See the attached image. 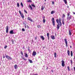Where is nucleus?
<instances>
[{
    "label": "nucleus",
    "instance_id": "obj_12",
    "mask_svg": "<svg viewBox=\"0 0 75 75\" xmlns=\"http://www.w3.org/2000/svg\"><path fill=\"white\" fill-rule=\"evenodd\" d=\"M28 20H29V21H30L31 22H32L33 21V19H31V18H30V17H28Z\"/></svg>",
    "mask_w": 75,
    "mask_h": 75
},
{
    "label": "nucleus",
    "instance_id": "obj_56",
    "mask_svg": "<svg viewBox=\"0 0 75 75\" xmlns=\"http://www.w3.org/2000/svg\"><path fill=\"white\" fill-rule=\"evenodd\" d=\"M67 8H69V6H67Z\"/></svg>",
    "mask_w": 75,
    "mask_h": 75
},
{
    "label": "nucleus",
    "instance_id": "obj_18",
    "mask_svg": "<svg viewBox=\"0 0 75 75\" xmlns=\"http://www.w3.org/2000/svg\"><path fill=\"white\" fill-rule=\"evenodd\" d=\"M40 38L42 40H44V36H40Z\"/></svg>",
    "mask_w": 75,
    "mask_h": 75
},
{
    "label": "nucleus",
    "instance_id": "obj_51",
    "mask_svg": "<svg viewBox=\"0 0 75 75\" xmlns=\"http://www.w3.org/2000/svg\"><path fill=\"white\" fill-rule=\"evenodd\" d=\"M37 37H35V40H37Z\"/></svg>",
    "mask_w": 75,
    "mask_h": 75
},
{
    "label": "nucleus",
    "instance_id": "obj_24",
    "mask_svg": "<svg viewBox=\"0 0 75 75\" xmlns=\"http://www.w3.org/2000/svg\"><path fill=\"white\" fill-rule=\"evenodd\" d=\"M29 7L30 8L31 10H33V7L31 6V5H29Z\"/></svg>",
    "mask_w": 75,
    "mask_h": 75
},
{
    "label": "nucleus",
    "instance_id": "obj_25",
    "mask_svg": "<svg viewBox=\"0 0 75 75\" xmlns=\"http://www.w3.org/2000/svg\"><path fill=\"white\" fill-rule=\"evenodd\" d=\"M71 57L73 56V54L72 53V51H71Z\"/></svg>",
    "mask_w": 75,
    "mask_h": 75
},
{
    "label": "nucleus",
    "instance_id": "obj_3",
    "mask_svg": "<svg viewBox=\"0 0 75 75\" xmlns=\"http://www.w3.org/2000/svg\"><path fill=\"white\" fill-rule=\"evenodd\" d=\"M52 24L53 25V26L55 25V19L54 18H52Z\"/></svg>",
    "mask_w": 75,
    "mask_h": 75
},
{
    "label": "nucleus",
    "instance_id": "obj_22",
    "mask_svg": "<svg viewBox=\"0 0 75 75\" xmlns=\"http://www.w3.org/2000/svg\"><path fill=\"white\" fill-rule=\"evenodd\" d=\"M28 51L29 52H31V50H30L29 47H28Z\"/></svg>",
    "mask_w": 75,
    "mask_h": 75
},
{
    "label": "nucleus",
    "instance_id": "obj_23",
    "mask_svg": "<svg viewBox=\"0 0 75 75\" xmlns=\"http://www.w3.org/2000/svg\"><path fill=\"white\" fill-rule=\"evenodd\" d=\"M25 24L24 25V26L25 28H27V25H26V24H27V22H26V21H25Z\"/></svg>",
    "mask_w": 75,
    "mask_h": 75
},
{
    "label": "nucleus",
    "instance_id": "obj_20",
    "mask_svg": "<svg viewBox=\"0 0 75 75\" xmlns=\"http://www.w3.org/2000/svg\"><path fill=\"white\" fill-rule=\"evenodd\" d=\"M63 1L66 4H67V0H63Z\"/></svg>",
    "mask_w": 75,
    "mask_h": 75
},
{
    "label": "nucleus",
    "instance_id": "obj_43",
    "mask_svg": "<svg viewBox=\"0 0 75 75\" xmlns=\"http://www.w3.org/2000/svg\"><path fill=\"white\" fill-rule=\"evenodd\" d=\"M69 15H70V14L69 13H67V16H68V17H69Z\"/></svg>",
    "mask_w": 75,
    "mask_h": 75
},
{
    "label": "nucleus",
    "instance_id": "obj_59",
    "mask_svg": "<svg viewBox=\"0 0 75 75\" xmlns=\"http://www.w3.org/2000/svg\"><path fill=\"white\" fill-rule=\"evenodd\" d=\"M43 48L44 49L45 48V47H43Z\"/></svg>",
    "mask_w": 75,
    "mask_h": 75
},
{
    "label": "nucleus",
    "instance_id": "obj_37",
    "mask_svg": "<svg viewBox=\"0 0 75 75\" xmlns=\"http://www.w3.org/2000/svg\"><path fill=\"white\" fill-rule=\"evenodd\" d=\"M28 1L29 3L30 2L31 3V2H32V1H31V0H29Z\"/></svg>",
    "mask_w": 75,
    "mask_h": 75
},
{
    "label": "nucleus",
    "instance_id": "obj_31",
    "mask_svg": "<svg viewBox=\"0 0 75 75\" xmlns=\"http://www.w3.org/2000/svg\"><path fill=\"white\" fill-rule=\"evenodd\" d=\"M17 7H20V4L19 3H17Z\"/></svg>",
    "mask_w": 75,
    "mask_h": 75
},
{
    "label": "nucleus",
    "instance_id": "obj_49",
    "mask_svg": "<svg viewBox=\"0 0 75 75\" xmlns=\"http://www.w3.org/2000/svg\"><path fill=\"white\" fill-rule=\"evenodd\" d=\"M74 71H75V67H74Z\"/></svg>",
    "mask_w": 75,
    "mask_h": 75
},
{
    "label": "nucleus",
    "instance_id": "obj_35",
    "mask_svg": "<svg viewBox=\"0 0 75 75\" xmlns=\"http://www.w3.org/2000/svg\"><path fill=\"white\" fill-rule=\"evenodd\" d=\"M21 5L22 7H23V3L22 2L21 3Z\"/></svg>",
    "mask_w": 75,
    "mask_h": 75
},
{
    "label": "nucleus",
    "instance_id": "obj_64",
    "mask_svg": "<svg viewBox=\"0 0 75 75\" xmlns=\"http://www.w3.org/2000/svg\"><path fill=\"white\" fill-rule=\"evenodd\" d=\"M70 75H71V74Z\"/></svg>",
    "mask_w": 75,
    "mask_h": 75
},
{
    "label": "nucleus",
    "instance_id": "obj_62",
    "mask_svg": "<svg viewBox=\"0 0 75 75\" xmlns=\"http://www.w3.org/2000/svg\"><path fill=\"white\" fill-rule=\"evenodd\" d=\"M27 27H28V26H27Z\"/></svg>",
    "mask_w": 75,
    "mask_h": 75
},
{
    "label": "nucleus",
    "instance_id": "obj_10",
    "mask_svg": "<svg viewBox=\"0 0 75 75\" xmlns=\"http://www.w3.org/2000/svg\"><path fill=\"white\" fill-rule=\"evenodd\" d=\"M10 34H14V32L13 31V30H12L10 31Z\"/></svg>",
    "mask_w": 75,
    "mask_h": 75
},
{
    "label": "nucleus",
    "instance_id": "obj_16",
    "mask_svg": "<svg viewBox=\"0 0 75 75\" xmlns=\"http://www.w3.org/2000/svg\"><path fill=\"white\" fill-rule=\"evenodd\" d=\"M67 54L68 56H70V52H69V50L67 51Z\"/></svg>",
    "mask_w": 75,
    "mask_h": 75
},
{
    "label": "nucleus",
    "instance_id": "obj_40",
    "mask_svg": "<svg viewBox=\"0 0 75 75\" xmlns=\"http://www.w3.org/2000/svg\"><path fill=\"white\" fill-rule=\"evenodd\" d=\"M19 13L20 14V15L22 14V13H21V11H20L19 10Z\"/></svg>",
    "mask_w": 75,
    "mask_h": 75
},
{
    "label": "nucleus",
    "instance_id": "obj_42",
    "mask_svg": "<svg viewBox=\"0 0 75 75\" xmlns=\"http://www.w3.org/2000/svg\"><path fill=\"white\" fill-rule=\"evenodd\" d=\"M24 12L25 13H26V14H27V11H26L25 10H24Z\"/></svg>",
    "mask_w": 75,
    "mask_h": 75
},
{
    "label": "nucleus",
    "instance_id": "obj_15",
    "mask_svg": "<svg viewBox=\"0 0 75 75\" xmlns=\"http://www.w3.org/2000/svg\"><path fill=\"white\" fill-rule=\"evenodd\" d=\"M20 15L21 16V17H22L23 18H24V15H23V14L22 13Z\"/></svg>",
    "mask_w": 75,
    "mask_h": 75
},
{
    "label": "nucleus",
    "instance_id": "obj_21",
    "mask_svg": "<svg viewBox=\"0 0 75 75\" xmlns=\"http://www.w3.org/2000/svg\"><path fill=\"white\" fill-rule=\"evenodd\" d=\"M54 58H57V53H56V52L54 53Z\"/></svg>",
    "mask_w": 75,
    "mask_h": 75
},
{
    "label": "nucleus",
    "instance_id": "obj_17",
    "mask_svg": "<svg viewBox=\"0 0 75 75\" xmlns=\"http://www.w3.org/2000/svg\"><path fill=\"white\" fill-rule=\"evenodd\" d=\"M72 34V32L71 31V30H69V34L70 35H71Z\"/></svg>",
    "mask_w": 75,
    "mask_h": 75
},
{
    "label": "nucleus",
    "instance_id": "obj_44",
    "mask_svg": "<svg viewBox=\"0 0 75 75\" xmlns=\"http://www.w3.org/2000/svg\"><path fill=\"white\" fill-rule=\"evenodd\" d=\"M37 27L38 28H40V25H38V26H37Z\"/></svg>",
    "mask_w": 75,
    "mask_h": 75
},
{
    "label": "nucleus",
    "instance_id": "obj_28",
    "mask_svg": "<svg viewBox=\"0 0 75 75\" xmlns=\"http://www.w3.org/2000/svg\"><path fill=\"white\" fill-rule=\"evenodd\" d=\"M64 17H65V14H63L62 17V18H64Z\"/></svg>",
    "mask_w": 75,
    "mask_h": 75
},
{
    "label": "nucleus",
    "instance_id": "obj_33",
    "mask_svg": "<svg viewBox=\"0 0 75 75\" xmlns=\"http://www.w3.org/2000/svg\"><path fill=\"white\" fill-rule=\"evenodd\" d=\"M43 22L44 23H45V19H43Z\"/></svg>",
    "mask_w": 75,
    "mask_h": 75
},
{
    "label": "nucleus",
    "instance_id": "obj_27",
    "mask_svg": "<svg viewBox=\"0 0 75 75\" xmlns=\"http://www.w3.org/2000/svg\"><path fill=\"white\" fill-rule=\"evenodd\" d=\"M14 68L15 69H16L17 68V65H15L14 66Z\"/></svg>",
    "mask_w": 75,
    "mask_h": 75
},
{
    "label": "nucleus",
    "instance_id": "obj_9",
    "mask_svg": "<svg viewBox=\"0 0 75 75\" xmlns=\"http://www.w3.org/2000/svg\"><path fill=\"white\" fill-rule=\"evenodd\" d=\"M36 54H37V53H36L34 51L32 53V55L33 56H35V55H36Z\"/></svg>",
    "mask_w": 75,
    "mask_h": 75
},
{
    "label": "nucleus",
    "instance_id": "obj_29",
    "mask_svg": "<svg viewBox=\"0 0 75 75\" xmlns=\"http://www.w3.org/2000/svg\"><path fill=\"white\" fill-rule=\"evenodd\" d=\"M62 24L63 25H64V24H65L64 23V19H63V20L62 21Z\"/></svg>",
    "mask_w": 75,
    "mask_h": 75
},
{
    "label": "nucleus",
    "instance_id": "obj_48",
    "mask_svg": "<svg viewBox=\"0 0 75 75\" xmlns=\"http://www.w3.org/2000/svg\"><path fill=\"white\" fill-rule=\"evenodd\" d=\"M23 24H24V25H25V22H24V21L23 22Z\"/></svg>",
    "mask_w": 75,
    "mask_h": 75
},
{
    "label": "nucleus",
    "instance_id": "obj_60",
    "mask_svg": "<svg viewBox=\"0 0 75 75\" xmlns=\"http://www.w3.org/2000/svg\"><path fill=\"white\" fill-rule=\"evenodd\" d=\"M45 1H47V0H45Z\"/></svg>",
    "mask_w": 75,
    "mask_h": 75
},
{
    "label": "nucleus",
    "instance_id": "obj_4",
    "mask_svg": "<svg viewBox=\"0 0 75 75\" xmlns=\"http://www.w3.org/2000/svg\"><path fill=\"white\" fill-rule=\"evenodd\" d=\"M72 16H70L69 17L67 16V20H70L71 19H72Z\"/></svg>",
    "mask_w": 75,
    "mask_h": 75
},
{
    "label": "nucleus",
    "instance_id": "obj_11",
    "mask_svg": "<svg viewBox=\"0 0 75 75\" xmlns=\"http://www.w3.org/2000/svg\"><path fill=\"white\" fill-rule=\"evenodd\" d=\"M47 37L48 40H50V34L49 33H47Z\"/></svg>",
    "mask_w": 75,
    "mask_h": 75
},
{
    "label": "nucleus",
    "instance_id": "obj_47",
    "mask_svg": "<svg viewBox=\"0 0 75 75\" xmlns=\"http://www.w3.org/2000/svg\"><path fill=\"white\" fill-rule=\"evenodd\" d=\"M52 4H54V2L52 1Z\"/></svg>",
    "mask_w": 75,
    "mask_h": 75
},
{
    "label": "nucleus",
    "instance_id": "obj_50",
    "mask_svg": "<svg viewBox=\"0 0 75 75\" xmlns=\"http://www.w3.org/2000/svg\"><path fill=\"white\" fill-rule=\"evenodd\" d=\"M3 58H5V56H4V55L3 56Z\"/></svg>",
    "mask_w": 75,
    "mask_h": 75
},
{
    "label": "nucleus",
    "instance_id": "obj_52",
    "mask_svg": "<svg viewBox=\"0 0 75 75\" xmlns=\"http://www.w3.org/2000/svg\"><path fill=\"white\" fill-rule=\"evenodd\" d=\"M73 13L74 14H75V12H73Z\"/></svg>",
    "mask_w": 75,
    "mask_h": 75
},
{
    "label": "nucleus",
    "instance_id": "obj_5",
    "mask_svg": "<svg viewBox=\"0 0 75 75\" xmlns=\"http://www.w3.org/2000/svg\"><path fill=\"white\" fill-rule=\"evenodd\" d=\"M61 62L62 67H64L65 66V62L64 61L62 60Z\"/></svg>",
    "mask_w": 75,
    "mask_h": 75
},
{
    "label": "nucleus",
    "instance_id": "obj_36",
    "mask_svg": "<svg viewBox=\"0 0 75 75\" xmlns=\"http://www.w3.org/2000/svg\"><path fill=\"white\" fill-rule=\"evenodd\" d=\"M22 58L23 59H24V61H26L27 60L26 59H25V58H24V57H23H23H22Z\"/></svg>",
    "mask_w": 75,
    "mask_h": 75
},
{
    "label": "nucleus",
    "instance_id": "obj_58",
    "mask_svg": "<svg viewBox=\"0 0 75 75\" xmlns=\"http://www.w3.org/2000/svg\"><path fill=\"white\" fill-rule=\"evenodd\" d=\"M23 49H24V47H23Z\"/></svg>",
    "mask_w": 75,
    "mask_h": 75
},
{
    "label": "nucleus",
    "instance_id": "obj_7",
    "mask_svg": "<svg viewBox=\"0 0 75 75\" xmlns=\"http://www.w3.org/2000/svg\"><path fill=\"white\" fill-rule=\"evenodd\" d=\"M52 40H54L55 39V36L54 35H52L50 36Z\"/></svg>",
    "mask_w": 75,
    "mask_h": 75
},
{
    "label": "nucleus",
    "instance_id": "obj_1",
    "mask_svg": "<svg viewBox=\"0 0 75 75\" xmlns=\"http://www.w3.org/2000/svg\"><path fill=\"white\" fill-rule=\"evenodd\" d=\"M56 22L58 24L57 25V30H59V27L60 26L61 27L62 26V23H61V18H59V19H57L56 20Z\"/></svg>",
    "mask_w": 75,
    "mask_h": 75
},
{
    "label": "nucleus",
    "instance_id": "obj_57",
    "mask_svg": "<svg viewBox=\"0 0 75 75\" xmlns=\"http://www.w3.org/2000/svg\"><path fill=\"white\" fill-rule=\"evenodd\" d=\"M70 48H72V46H70Z\"/></svg>",
    "mask_w": 75,
    "mask_h": 75
},
{
    "label": "nucleus",
    "instance_id": "obj_14",
    "mask_svg": "<svg viewBox=\"0 0 75 75\" xmlns=\"http://www.w3.org/2000/svg\"><path fill=\"white\" fill-rule=\"evenodd\" d=\"M24 56L25 57H26V58H28V54H27L26 53H24Z\"/></svg>",
    "mask_w": 75,
    "mask_h": 75
},
{
    "label": "nucleus",
    "instance_id": "obj_26",
    "mask_svg": "<svg viewBox=\"0 0 75 75\" xmlns=\"http://www.w3.org/2000/svg\"><path fill=\"white\" fill-rule=\"evenodd\" d=\"M67 69H68L69 71H71V69H69V66H68Z\"/></svg>",
    "mask_w": 75,
    "mask_h": 75
},
{
    "label": "nucleus",
    "instance_id": "obj_63",
    "mask_svg": "<svg viewBox=\"0 0 75 75\" xmlns=\"http://www.w3.org/2000/svg\"><path fill=\"white\" fill-rule=\"evenodd\" d=\"M17 1H18V0H17Z\"/></svg>",
    "mask_w": 75,
    "mask_h": 75
},
{
    "label": "nucleus",
    "instance_id": "obj_54",
    "mask_svg": "<svg viewBox=\"0 0 75 75\" xmlns=\"http://www.w3.org/2000/svg\"><path fill=\"white\" fill-rule=\"evenodd\" d=\"M48 67H47V68H46L47 70V69H48Z\"/></svg>",
    "mask_w": 75,
    "mask_h": 75
},
{
    "label": "nucleus",
    "instance_id": "obj_32",
    "mask_svg": "<svg viewBox=\"0 0 75 75\" xmlns=\"http://www.w3.org/2000/svg\"><path fill=\"white\" fill-rule=\"evenodd\" d=\"M31 6H32V7H35V5H34V4H31Z\"/></svg>",
    "mask_w": 75,
    "mask_h": 75
},
{
    "label": "nucleus",
    "instance_id": "obj_19",
    "mask_svg": "<svg viewBox=\"0 0 75 75\" xmlns=\"http://www.w3.org/2000/svg\"><path fill=\"white\" fill-rule=\"evenodd\" d=\"M44 6H41V10L42 11H43V10H44Z\"/></svg>",
    "mask_w": 75,
    "mask_h": 75
},
{
    "label": "nucleus",
    "instance_id": "obj_53",
    "mask_svg": "<svg viewBox=\"0 0 75 75\" xmlns=\"http://www.w3.org/2000/svg\"><path fill=\"white\" fill-rule=\"evenodd\" d=\"M45 18V16L43 17V19H44Z\"/></svg>",
    "mask_w": 75,
    "mask_h": 75
},
{
    "label": "nucleus",
    "instance_id": "obj_38",
    "mask_svg": "<svg viewBox=\"0 0 75 75\" xmlns=\"http://www.w3.org/2000/svg\"><path fill=\"white\" fill-rule=\"evenodd\" d=\"M70 62H71V65H72V60H70Z\"/></svg>",
    "mask_w": 75,
    "mask_h": 75
},
{
    "label": "nucleus",
    "instance_id": "obj_41",
    "mask_svg": "<svg viewBox=\"0 0 75 75\" xmlns=\"http://www.w3.org/2000/svg\"><path fill=\"white\" fill-rule=\"evenodd\" d=\"M7 46L6 45L5 47H4V48L5 49H6L7 48Z\"/></svg>",
    "mask_w": 75,
    "mask_h": 75
},
{
    "label": "nucleus",
    "instance_id": "obj_30",
    "mask_svg": "<svg viewBox=\"0 0 75 75\" xmlns=\"http://www.w3.org/2000/svg\"><path fill=\"white\" fill-rule=\"evenodd\" d=\"M28 61H29L30 63H33V61L31 60L28 59Z\"/></svg>",
    "mask_w": 75,
    "mask_h": 75
},
{
    "label": "nucleus",
    "instance_id": "obj_13",
    "mask_svg": "<svg viewBox=\"0 0 75 75\" xmlns=\"http://www.w3.org/2000/svg\"><path fill=\"white\" fill-rule=\"evenodd\" d=\"M55 13H56L55 11H52L51 12V14H53Z\"/></svg>",
    "mask_w": 75,
    "mask_h": 75
},
{
    "label": "nucleus",
    "instance_id": "obj_2",
    "mask_svg": "<svg viewBox=\"0 0 75 75\" xmlns=\"http://www.w3.org/2000/svg\"><path fill=\"white\" fill-rule=\"evenodd\" d=\"M5 57L6 58L8 59V60H9L10 59V60H12V58L10 57H9L7 55H6V54H5Z\"/></svg>",
    "mask_w": 75,
    "mask_h": 75
},
{
    "label": "nucleus",
    "instance_id": "obj_45",
    "mask_svg": "<svg viewBox=\"0 0 75 75\" xmlns=\"http://www.w3.org/2000/svg\"><path fill=\"white\" fill-rule=\"evenodd\" d=\"M12 44H13L14 43V40H12Z\"/></svg>",
    "mask_w": 75,
    "mask_h": 75
},
{
    "label": "nucleus",
    "instance_id": "obj_55",
    "mask_svg": "<svg viewBox=\"0 0 75 75\" xmlns=\"http://www.w3.org/2000/svg\"><path fill=\"white\" fill-rule=\"evenodd\" d=\"M51 71H52V72H53V70H52Z\"/></svg>",
    "mask_w": 75,
    "mask_h": 75
},
{
    "label": "nucleus",
    "instance_id": "obj_34",
    "mask_svg": "<svg viewBox=\"0 0 75 75\" xmlns=\"http://www.w3.org/2000/svg\"><path fill=\"white\" fill-rule=\"evenodd\" d=\"M21 55H23V52H22V51H21Z\"/></svg>",
    "mask_w": 75,
    "mask_h": 75
},
{
    "label": "nucleus",
    "instance_id": "obj_8",
    "mask_svg": "<svg viewBox=\"0 0 75 75\" xmlns=\"http://www.w3.org/2000/svg\"><path fill=\"white\" fill-rule=\"evenodd\" d=\"M6 33H8V26H6Z\"/></svg>",
    "mask_w": 75,
    "mask_h": 75
},
{
    "label": "nucleus",
    "instance_id": "obj_6",
    "mask_svg": "<svg viewBox=\"0 0 75 75\" xmlns=\"http://www.w3.org/2000/svg\"><path fill=\"white\" fill-rule=\"evenodd\" d=\"M64 41L66 43V46L67 47H68V42H67V39H64Z\"/></svg>",
    "mask_w": 75,
    "mask_h": 75
},
{
    "label": "nucleus",
    "instance_id": "obj_46",
    "mask_svg": "<svg viewBox=\"0 0 75 75\" xmlns=\"http://www.w3.org/2000/svg\"><path fill=\"white\" fill-rule=\"evenodd\" d=\"M73 18V19L72 20V21H74V17H72Z\"/></svg>",
    "mask_w": 75,
    "mask_h": 75
},
{
    "label": "nucleus",
    "instance_id": "obj_39",
    "mask_svg": "<svg viewBox=\"0 0 75 75\" xmlns=\"http://www.w3.org/2000/svg\"><path fill=\"white\" fill-rule=\"evenodd\" d=\"M22 30L23 31H25V29L24 28H22Z\"/></svg>",
    "mask_w": 75,
    "mask_h": 75
},
{
    "label": "nucleus",
    "instance_id": "obj_61",
    "mask_svg": "<svg viewBox=\"0 0 75 75\" xmlns=\"http://www.w3.org/2000/svg\"><path fill=\"white\" fill-rule=\"evenodd\" d=\"M0 65H1V64L0 63Z\"/></svg>",
    "mask_w": 75,
    "mask_h": 75
}]
</instances>
